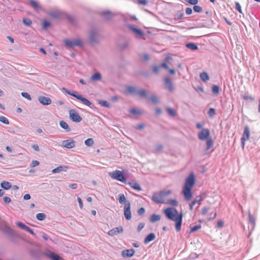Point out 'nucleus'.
<instances>
[{
	"instance_id": "obj_1",
	"label": "nucleus",
	"mask_w": 260,
	"mask_h": 260,
	"mask_svg": "<svg viewBox=\"0 0 260 260\" xmlns=\"http://www.w3.org/2000/svg\"><path fill=\"white\" fill-rule=\"evenodd\" d=\"M164 213L168 219L175 221L176 231L179 232L181 230L182 222V213L178 214L177 209L172 207H169L165 209Z\"/></svg>"
},
{
	"instance_id": "obj_2",
	"label": "nucleus",
	"mask_w": 260,
	"mask_h": 260,
	"mask_svg": "<svg viewBox=\"0 0 260 260\" xmlns=\"http://www.w3.org/2000/svg\"><path fill=\"white\" fill-rule=\"evenodd\" d=\"M195 183L194 176L193 173H191L186 178L185 185L183 189V193L186 201H189L192 197L191 189Z\"/></svg>"
},
{
	"instance_id": "obj_3",
	"label": "nucleus",
	"mask_w": 260,
	"mask_h": 260,
	"mask_svg": "<svg viewBox=\"0 0 260 260\" xmlns=\"http://www.w3.org/2000/svg\"><path fill=\"white\" fill-rule=\"evenodd\" d=\"M171 193L170 190H161L159 192H155L151 197L152 201L156 204L164 203V197L169 196Z\"/></svg>"
},
{
	"instance_id": "obj_4",
	"label": "nucleus",
	"mask_w": 260,
	"mask_h": 260,
	"mask_svg": "<svg viewBox=\"0 0 260 260\" xmlns=\"http://www.w3.org/2000/svg\"><path fill=\"white\" fill-rule=\"evenodd\" d=\"M111 178L116 180L119 181L122 183H126V179L124 177L122 172L119 170H116L109 173Z\"/></svg>"
},
{
	"instance_id": "obj_5",
	"label": "nucleus",
	"mask_w": 260,
	"mask_h": 260,
	"mask_svg": "<svg viewBox=\"0 0 260 260\" xmlns=\"http://www.w3.org/2000/svg\"><path fill=\"white\" fill-rule=\"evenodd\" d=\"M88 39L91 43L98 44L100 42L98 31L95 29H91L89 33Z\"/></svg>"
},
{
	"instance_id": "obj_6",
	"label": "nucleus",
	"mask_w": 260,
	"mask_h": 260,
	"mask_svg": "<svg viewBox=\"0 0 260 260\" xmlns=\"http://www.w3.org/2000/svg\"><path fill=\"white\" fill-rule=\"evenodd\" d=\"M64 42L66 47L69 48H72L75 46L82 47L83 45L82 42L79 39H74L73 40L66 39L64 41Z\"/></svg>"
},
{
	"instance_id": "obj_7",
	"label": "nucleus",
	"mask_w": 260,
	"mask_h": 260,
	"mask_svg": "<svg viewBox=\"0 0 260 260\" xmlns=\"http://www.w3.org/2000/svg\"><path fill=\"white\" fill-rule=\"evenodd\" d=\"M70 118L74 122H80L82 120V117L75 110L69 111Z\"/></svg>"
},
{
	"instance_id": "obj_8",
	"label": "nucleus",
	"mask_w": 260,
	"mask_h": 260,
	"mask_svg": "<svg viewBox=\"0 0 260 260\" xmlns=\"http://www.w3.org/2000/svg\"><path fill=\"white\" fill-rule=\"evenodd\" d=\"M124 215L127 220H130L132 218L131 203L129 201L125 202L124 207Z\"/></svg>"
},
{
	"instance_id": "obj_9",
	"label": "nucleus",
	"mask_w": 260,
	"mask_h": 260,
	"mask_svg": "<svg viewBox=\"0 0 260 260\" xmlns=\"http://www.w3.org/2000/svg\"><path fill=\"white\" fill-rule=\"evenodd\" d=\"M198 138L200 140L204 141L209 139L210 131L208 128H202V131L198 133Z\"/></svg>"
},
{
	"instance_id": "obj_10",
	"label": "nucleus",
	"mask_w": 260,
	"mask_h": 260,
	"mask_svg": "<svg viewBox=\"0 0 260 260\" xmlns=\"http://www.w3.org/2000/svg\"><path fill=\"white\" fill-rule=\"evenodd\" d=\"M164 82L166 86L167 89L170 92L173 91L174 87L171 79L168 77H166L164 79Z\"/></svg>"
},
{
	"instance_id": "obj_11",
	"label": "nucleus",
	"mask_w": 260,
	"mask_h": 260,
	"mask_svg": "<svg viewBox=\"0 0 260 260\" xmlns=\"http://www.w3.org/2000/svg\"><path fill=\"white\" fill-rule=\"evenodd\" d=\"M62 146L68 149H71L75 146V142L71 139L64 140L62 142Z\"/></svg>"
},
{
	"instance_id": "obj_12",
	"label": "nucleus",
	"mask_w": 260,
	"mask_h": 260,
	"mask_svg": "<svg viewBox=\"0 0 260 260\" xmlns=\"http://www.w3.org/2000/svg\"><path fill=\"white\" fill-rule=\"evenodd\" d=\"M64 13L58 10L52 11L49 13V15L55 19H61L64 17Z\"/></svg>"
},
{
	"instance_id": "obj_13",
	"label": "nucleus",
	"mask_w": 260,
	"mask_h": 260,
	"mask_svg": "<svg viewBox=\"0 0 260 260\" xmlns=\"http://www.w3.org/2000/svg\"><path fill=\"white\" fill-rule=\"evenodd\" d=\"M128 27L135 35L139 37H142L144 35L142 30L136 28L134 25L129 24L128 25Z\"/></svg>"
},
{
	"instance_id": "obj_14",
	"label": "nucleus",
	"mask_w": 260,
	"mask_h": 260,
	"mask_svg": "<svg viewBox=\"0 0 260 260\" xmlns=\"http://www.w3.org/2000/svg\"><path fill=\"white\" fill-rule=\"evenodd\" d=\"M123 231V228L121 226L115 228L108 232L109 235L111 236H113L114 235H117L119 233H122Z\"/></svg>"
},
{
	"instance_id": "obj_15",
	"label": "nucleus",
	"mask_w": 260,
	"mask_h": 260,
	"mask_svg": "<svg viewBox=\"0 0 260 260\" xmlns=\"http://www.w3.org/2000/svg\"><path fill=\"white\" fill-rule=\"evenodd\" d=\"M125 184L129 185L132 188L137 191L142 190V187L135 180L128 181Z\"/></svg>"
},
{
	"instance_id": "obj_16",
	"label": "nucleus",
	"mask_w": 260,
	"mask_h": 260,
	"mask_svg": "<svg viewBox=\"0 0 260 260\" xmlns=\"http://www.w3.org/2000/svg\"><path fill=\"white\" fill-rule=\"evenodd\" d=\"M135 252L134 249H125L122 251L121 255L124 257H131Z\"/></svg>"
},
{
	"instance_id": "obj_17",
	"label": "nucleus",
	"mask_w": 260,
	"mask_h": 260,
	"mask_svg": "<svg viewBox=\"0 0 260 260\" xmlns=\"http://www.w3.org/2000/svg\"><path fill=\"white\" fill-rule=\"evenodd\" d=\"M38 101L39 102L43 105H49L51 103V100L50 98L44 96H40L38 98Z\"/></svg>"
},
{
	"instance_id": "obj_18",
	"label": "nucleus",
	"mask_w": 260,
	"mask_h": 260,
	"mask_svg": "<svg viewBox=\"0 0 260 260\" xmlns=\"http://www.w3.org/2000/svg\"><path fill=\"white\" fill-rule=\"evenodd\" d=\"M45 255L52 260H61L62 258L54 252H49L45 253Z\"/></svg>"
},
{
	"instance_id": "obj_19",
	"label": "nucleus",
	"mask_w": 260,
	"mask_h": 260,
	"mask_svg": "<svg viewBox=\"0 0 260 260\" xmlns=\"http://www.w3.org/2000/svg\"><path fill=\"white\" fill-rule=\"evenodd\" d=\"M68 169L69 167L67 166H59L58 167L53 169L52 170V173L53 174H56L62 171L66 172Z\"/></svg>"
},
{
	"instance_id": "obj_20",
	"label": "nucleus",
	"mask_w": 260,
	"mask_h": 260,
	"mask_svg": "<svg viewBox=\"0 0 260 260\" xmlns=\"http://www.w3.org/2000/svg\"><path fill=\"white\" fill-rule=\"evenodd\" d=\"M76 99L77 100H80L81 102H82L84 105L86 106H87L88 107H91V105H92V103L90 102L87 99L83 97L80 94H78L77 96L76 97Z\"/></svg>"
},
{
	"instance_id": "obj_21",
	"label": "nucleus",
	"mask_w": 260,
	"mask_h": 260,
	"mask_svg": "<svg viewBox=\"0 0 260 260\" xmlns=\"http://www.w3.org/2000/svg\"><path fill=\"white\" fill-rule=\"evenodd\" d=\"M139 89L133 86H128L126 88V92L133 94H137Z\"/></svg>"
},
{
	"instance_id": "obj_22",
	"label": "nucleus",
	"mask_w": 260,
	"mask_h": 260,
	"mask_svg": "<svg viewBox=\"0 0 260 260\" xmlns=\"http://www.w3.org/2000/svg\"><path fill=\"white\" fill-rule=\"evenodd\" d=\"M102 75L99 72H96L94 73L92 76L90 78V81H99L102 79Z\"/></svg>"
},
{
	"instance_id": "obj_23",
	"label": "nucleus",
	"mask_w": 260,
	"mask_h": 260,
	"mask_svg": "<svg viewBox=\"0 0 260 260\" xmlns=\"http://www.w3.org/2000/svg\"><path fill=\"white\" fill-rule=\"evenodd\" d=\"M155 238V235L154 233H150L148 234L145 238L144 239V243L147 244L149 242L153 241Z\"/></svg>"
},
{
	"instance_id": "obj_24",
	"label": "nucleus",
	"mask_w": 260,
	"mask_h": 260,
	"mask_svg": "<svg viewBox=\"0 0 260 260\" xmlns=\"http://www.w3.org/2000/svg\"><path fill=\"white\" fill-rule=\"evenodd\" d=\"M250 136V129L248 125L245 126L242 138L248 140Z\"/></svg>"
},
{
	"instance_id": "obj_25",
	"label": "nucleus",
	"mask_w": 260,
	"mask_h": 260,
	"mask_svg": "<svg viewBox=\"0 0 260 260\" xmlns=\"http://www.w3.org/2000/svg\"><path fill=\"white\" fill-rule=\"evenodd\" d=\"M204 193L200 194L199 196L197 197L191 203H194V205L196 203H198L199 205L198 206V207L201 205L202 201L204 200Z\"/></svg>"
},
{
	"instance_id": "obj_26",
	"label": "nucleus",
	"mask_w": 260,
	"mask_h": 260,
	"mask_svg": "<svg viewBox=\"0 0 260 260\" xmlns=\"http://www.w3.org/2000/svg\"><path fill=\"white\" fill-rule=\"evenodd\" d=\"M160 219H161L160 215H157L155 214H153L150 216V217L149 218V221H150V222H151L152 223H154L155 222L160 220Z\"/></svg>"
},
{
	"instance_id": "obj_27",
	"label": "nucleus",
	"mask_w": 260,
	"mask_h": 260,
	"mask_svg": "<svg viewBox=\"0 0 260 260\" xmlns=\"http://www.w3.org/2000/svg\"><path fill=\"white\" fill-rule=\"evenodd\" d=\"M213 146V141L211 137H210L207 139L206 142V151L208 152L209 151L211 148Z\"/></svg>"
},
{
	"instance_id": "obj_28",
	"label": "nucleus",
	"mask_w": 260,
	"mask_h": 260,
	"mask_svg": "<svg viewBox=\"0 0 260 260\" xmlns=\"http://www.w3.org/2000/svg\"><path fill=\"white\" fill-rule=\"evenodd\" d=\"M248 217H249V222L250 223L252 229H254L255 226V218L254 216H253L250 213V211H248Z\"/></svg>"
},
{
	"instance_id": "obj_29",
	"label": "nucleus",
	"mask_w": 260,
	"mask_h": 260,
	"mask_svg": "<svg viewBox=\"0 0 260 260\" xmlns=\"http://www.w3.org/2000/svg\"><path fill=\"white\" fill-rule=\"evenodd\" d=\"M1 186L4 189L8 190L12 187V185L10 182L4 181L1 183Z\"/></svg>"
},
{
	"instance_id": "obj_30",
	"label": "nucleus",
	"mask_w": 260,
	"mask_h": 260,
	"mask_svg": "<svg viewBox=\"0 0 260 260\" xmlns=\"http://www.w3.org/2000/svg\"><path fill=\"white\" fill-rule=\"evenodd\" d=\"M59 125L61 128L66 130L67 132H70L71 128L69 127L68 124L64 121L61 120L59 122Z\"/></svg>"
},
{
	"instance_id": "obj_31",
	"label": "nucleus",
	"mask_w": 260,
	"mask_h": 260,
	"mask_svg": "<svg viewBox=\"0 0 260 260\" xmlns=\"http://www.w3.org/2000/svg\"><path fill=\"white\" fill-rule=\"evenodd\" d=\"M186 47L191 50H196L198 49V46L193 43H189L186 44Z\"/></svg>"
},
{
	"instance_id": "obj_32",
	"label": "nucleus",
	"mask_w": 260,
	"mask_h": 260,
	"mask_svg": "<svg viewBox=\"0 0 260 260\" xmlns=\"http://www.w3.org/2000/svg\"><path fill=\"white\" fill-rule=\"evenodd\" d=\"M200 78H201V80L204 82H205V81L209 80V77L208 75L207 74V73H206V72H203V73H201L200 74Z\"/></svg>"
},
{
	"instance_id": "obj_33",
	"label": "nucleus",
	"mask_w": 260,
	"mask_h": 260,
	"mask_svg": "<svg viewBox=\"0 0 260 260\" xmlns=\"http://www.w3.org/2000/svg\"><path fill=\"white\" fill-rule=\"evenodd\" d=\"M46 215L43 213H39L36 215V218L38 220L43 221L45 219Z\"/></svg>"
},
{
	"instance_id": "obj_34",
	"label": "nucleus",
	"mask_w": 260,
	"mask_h": 260,
	"mask_svg": "<svg viewBox=\"0 0 260 260\" xmlns=\"http://www.w3.org/2000/svg\"><path fill=\"white\" fill-rule=\"evenodd\" d=\"M31 6L35 10H38L40 8V6L38 3L34 0H29Z\"/></svg>"
},
{
	"instance_id": "obj_35",
	"label": "nucleus",
	"mask_w": 260,
	"mask_h": 260,
	"mask_svg": "<svg viewBox=\"0 0 260 260\" xmlns=\"http://www.w3.org/2000/svg\"><path fill=\"white\" fill-rule=\"evenodd\" d=\"M201 228H202V226H201V224H198V225H195V226L191 228L189 232H187L186 233H188V234H189L191 233L196 232V231H198V230L201 229Z\"/></svg>"
},
{
	"instance_id": "obj_36",
	"label": "nucleus",
	"mask_w": 260,
	"mask_h": 260,
	"mask_svg": "<svg viewBox=\"0 0 260 260\" xmlns=\"http://www.w3.org/2000/svg\"><path fill=\"white\" fill-rule=\"evenodd\" d=\"M138 95L142 98H147V92L144 89H139L138 91Z\"/></svg>"
},
{
	"instance_id": "obj_37",
	"label": "nucleus",
	"mask_w": 260,
	"mask_h": 260,
	"mask_svg": "<svg viewBox=\"0 0 260 260\" xmlns=\"http://www.w3.org/2000/svg\"><path fill=\"white\" fill-rule=\"evenodd\" d=\"M167 112L172 117H174L176 115V111L172 108H167Z\"/></svg>"
},
{
	"instance_id": "obj_38",
	"label": "nucleus",
	"mask_w": 260,
	"mask_h": 260,
	"mask_svg": "<svg viewBox=\"0 0 260 260\" xmlns=\"http://www.w3.org/2000/svg\"><path fill=\"white\" fill-rule=\"evenodd\" d=\"M103 16H105L107 19H110L111 18V13L109 11H105L102 12Z\"/></svg>"
},
{
	"instance_id": "obj_39",
	"label": "nucleus",
	"mask_w": 260,
	"mask_h": 260,
	"mask_svg": "<svg viewBox=\"0 0 260 260\" xmlns=\"http://www.w3.org/2000/svg\"><path fill=\"white\" fill-rule=\"evenodd\" d=\"M119 202L120 204H123L124 202L125 203V202H127L126 199L124 196V195L122 193L119 194L118 198Z\"/></svg>"
},
{
	"instance_id": "obj_40",
	"label": "nucleus",
	"mask_w": 260,
	"mask_h": 260,
	"mask_svg": "<svg viewBox=\"0 0 260 260\" xmlns=\"http://www.w3.org/2000/svg\"><path fill=\"white\" fill-rule=\"evenodd\" d=\"M62 89L64 90L67 94L71 95L75 97V98H76V97L77 96V95L78 94H77V92H72L65 88H63Z\"/></svg>"
},
{
	"instance_id": "obj_41",
	"label": "nucleus",
	"mask_w": 260,
	"mask_h": 260,
	"mask_svg": "<svg viewBox=\"0 0 260 260\" xmlns=\"http://www.w3.org/2000/svg\"><path fill=\"white\" fill-rule=\"evenodd\" d=\"M99 103L103 107L107 108L110 107V104L106 101L100 100Z\"/></svg>"
},
{
	"instance_id": "obj_42",
	"label": "nucleus",
	"mask_w": 260,
	"mask_h": 260,
	"mask_svg": "<svg viewBox=\"0 0 260 260\" xmlns=\"http://www.w3.org/2000/svg\"><path fill=\"white\" fill-rule=\"evenodd\" d=\"M85 145L87 146H91L94 144L93 140L92 138H89L84 142Z\"/></svg>"
},
{
	"instance_id": "obj_43",
	"label": "nucleus",
	"mask_w": 260,
	"mask_h": 260,
	"mask_svg": "<svg viewBox=\"0 0 260 260\" xmlns=\"http://www.w3.org/2000/svg\"><path fill=\"white\" fill-rule=\"evenodd\" d=\"M167 203L173 206H177L178 204V202L176 200L172 199L168 200Z\"/></svg>"
},
{
	"instance_id": "obj_44",
	"label": "nucleus",
	"mask_w": 260,
	"mask_h": 260,
	"mask_svg": "<svg viewBox=\"0 0 260 260\" xmlns=\"http://www.w3.org/2000/svg\"><path fill=\"white\" fill-rule=\"evenodd\" d=\"M235 9L241 14H243L240 4L238 2H235Z\"/></svg>"
},
{
	"instance_id": "obj_45",
	"label": "nucleus",
	"mask_w": 260,
	"mask_h": 260,
	"mask_svg": "<svg viewBox=\"0 0 260 260\" xmlns=\"http://www.w3.org/2000/svg\"><path fill=\"white\" fill-rule=\"evenodd\" d=\"M208 114L209 117H213L216 114L215 109L213 108H210L208 112Z\"/></svg>"
},
{
	"instance_id": "obj_46",
	"label": "nucleus",
	"mask_w": 260,
	"mask_h": 260,
	"mask_svg": "<svg viewBox=\"0 0 260 260\" xmlns=\"http://www.w3.org/2000/svg\"><path fill=\"white\" fill-rule=\"evenodd\" d=\"M193 9L194 12L197 13H201L203 11V8L199 6L194 5L193 7Z\"/></svg>"
},
{
	"instance_id": "obj_47",
	"label": "nucleus",
	"mask_w": 260,
	"mask_h": 260,
	"mask_svg": "<svg viewBox=\"0 0 260 260\" xmlns=\"http://www.w3.org/2000/svg\"><path fill=\"white\" fill-rule=\"evenodd\" d=\"M22 22L26 26H29L32 23L31 20L29 18H23Z\"/></svg>"
},
{
	"instance_id": "obj_48",
	"label": "nucleus",
	"mask_w": 260,
	"mask_h": 260,
	"mask_svg": "<svg viewBox=\"0 0 260 260\" xmlns=\"http://www.w3.org/2000/svg\"><path fill=\"white\" fill-rule=\"evenodd\" d=\"M212 92L214 94H218L219 93V86L216 85H213L212 86Z\"/></svg>"
},
{
	"instance_id": "obj_49",
	"label": "nucleus",
	"mask_w": 260,
	"mask_h": 260,
	"mask_svg": "<svg viewBox=\"0 0 260 260\" xmlns=\"http://www.w3.org/2000/svg\"><path fill=\"white\" fill-rule=\"evenodd\" d=\"M0 121L6 124H9L8 119L3 116H0Z\"/></svg>"
},
{
	"instance_id": "obj_50",
	"label": "nucleus",
	"mask_w": 260,
	"mask_h": 260,
	"mask_svg": "<svg viewBox=\"0 0 260 260\" xmlns=\"http://www.w3.org/2000/svg\"><path fill=\"white\" fill-rule=\"evenodd\" d=\"M150 100L153 104H156L158 102V98L155 95H152L150 97Z\"/></svg>"
},
{
	"instance_id": "obj_51",
	"label": "nucleus",
	"mask_w": 260,
	"mask_h": 260,
	"mask_svg": "<svg viewBox=\"0 0 260 260\" xmlns=\"http://www.w3.org/2000/svg\"><path fill=\"white\" fill-rule=\"evenodd\" d=\"M141 58L142 60H143L144 61H147L149 60L150 56H149V54H144L143 55H142Z\"/></svg>"
},
{
	"instance_id": "obj_52",
	"label": "nucleus",
	"mask_w": 260,
	"mask_h": 260,
	"mask_svg": "<svg viewBox=\"0 0 260 260\" xmlns=\"http://www.w3.org/2000/svg\"><path fill=\"white\" fill-rule=\"evenodd\" d=\"M160 69V67L159 66H154L152 68V71L155 74H157L159 72Z\"/></svg>"
},
{
	"instance_id": "obj_53",
	"label": "nucleus",
	"mask_w": 260,
	"mask_h": 260,
	"mask_svg": "<svg viewBox=\"0 0 260 260\" xmlns=\"http://www.w3.org/2000/svg\"><path fill=\"white\" fill-rule=\"evenodd\" d=\"M163 147V146L161 144L156 145L155 147V152H158L162 151Z\"/></svg>"
},
{
	"instance_id": "obj_54",
	"label": "nucleus",
	"mask_w": 260,
	"mask_h": 260,
	"mask_svg": "<svg viewBox=\"0 0 260 260\" xmlns=\"http://www.w3.org/2000/svg\"><path fill=\"white\" fill-rule=\"evenodd\" d=\"M64 16L66 17V18L71 23L74 22V18L70 15H69L68 14L64 13Z\"/></svg>"
},
{
	"instance_id": "obj_55",
	"label": "nucleus",
	"mask_w": 260,
	"mask_h": 260,
	"mask_svg": "<svg viewBox=\"0 0 260 260\" xmlns=\"http://www.w3.org/2000/svg\"><path fill=\"white\" fill-rule=\"evenodd\" d=\"M16 225H17V226H18L20 228H21V229H23V230H24L25 229V228H26V226H27V225H26L25 224H24L23 223L21 222H19V221L17 222L16 223Z\"/></svg>"
},
{
	"instance_id": "obj_56",
	"label": "nucleus",
	"mask_w": 260,
	"mask_h": 260,
	"mask_svg": "<svg viewBox=\"0 0 260 260\" xmlns=\"http://www.w3.org/2000/svg\"><path fill=\"white\" fill-rule=\"evenodd\" d=\"M21 94L23 98H26L28 100H31L30 95L27 92H22Z\"/></svg>"
},
{
	"instance_id": "obj_57",
	"label": "nucleus",
	"mask_w": 260,
	"mask_h": 260,
	"mask_svg": "<svg viewBox=\"0 0 260 260\" xmlns=\"http://www.w3.org/2000/svg\"><path fill=\"white\" fill-rule=\"evenodd\" d=\"M5 232L8 233V234L10 235H14V232L10 228H6L5 229Z\"/></svg>"
},
{
	"instance_id": "obj_58",
	"label": "nucleus",
	"mask_w": 260,
	"mask_h": 260,
	"mask_svg": "<svg viewBox=\"0 0 260 260\" xmlns=\"http://www.w3.org/2000/svg\"><path fill=\"white\" fill-rule=\"evenodd\" d=\"M129 113L134 115H138L140 114V112L136 109H132L129 110Z\"/></svg>"
},
{
	"instance_id": "obj_59",
	"label": "nucleus",
	"mask_w": 260,
	"mask_h": 260,
	"mask_svg": "<svg viewBox=\"0 0 260 260\" xmlns=\"http://www.w3.org/2000/svg\"><path fill=\"white\" fill-rule=\"evenodd\" d=\"M145 225V224L144 222L140 223L138 226L137 231L140 232L144 228Z\"/></svg>"
},
{
	"instance_id": "obj_60",
	"label": "nucleus",
	"mask_w": 260,
	"mask_h": 260,
	"mask_svg": "<svg viewBox=\"0 0 260 260\" xmlns=\"http://www.w3.org/2000/svg\"><path fill=\"white\" fill-rule=\"evenodd\" d=\"M40 164L39 161L38 160H34L32 161L31 163L30 164V167L32 168L37 167L39 166Z\"/></svg>"
},
{
	"instance_id": "obj_61",
	"label": "nucleus",
	"mask_w": 260,
	"mask_h": 260,
	"mask_svg": "<svg viewBox=\"0 0 260 260\" xmlns=\"http://www.w3.org/2000/svg\"><path fill=\"white\" fill-rule=\"evenodd\" d=\"M50 25V23L48 21H44L43 23V27L44 29H46Z\"/></svg>"
},
{
	"instance_id": "obj_62",
	"label": "nucleus",
	"mask_w": 260,
	"mask_h": 260,
	"mask_svg": "<svg viewBox=\"0 0 260 260\" xmlns=\"http://www.w3.org/2000/svg\"><path fill=\"white\" fill-rule=\"evenodd\" d=\"M185 2L192 5H196L198 3V0H185Z\"/></svg>"
},
{
	"instance_id": "obj_63",
	"label": "nucleus",
	"mask_w": 260,
	"mask_h": 260,
	"mask_svg": "<svg viewBox=\"0 0 260 260\" xmlns=\"http://www.w3.org/2000/svg\"><path fill=\"white\" fill-rule=\"evenodd\" d=\"M183 16H184V14L183 13H177L176 15H175V19L176 20L181 19L183 18Z\"/></svg>"
},
{
	"instance_id": "obj_64",
	"label": "nucleus",
	"mask_w": 260,
	"mask_h": 260,
	"mask_svg": "<svg viewBox=\"0 0 260 260\" xmlns=\"http://www.w3.org/2000/svg\"><path fill=\"white\" fill-rule=\"evenodd\" d=\"M145 212V209L143 207H141L138 209L137 212L139 215H143Z\"/></svg>"
}]
</instances>
